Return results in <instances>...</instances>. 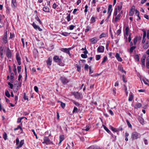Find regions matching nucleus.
I'll list each match as a JSON object with an SVG mask.
<instances>
[{"label": "nucleus", "mask_w": 149, "mask_h": 149, "mask_svg": "<svg viewBox=\"0 0 149 149\" xmlns=\"http://www.w3.org/2000/svg\"><path fill=\"white\" fill-rule=\"evenodd\" d=\"M141 136V134L136 132H133L131 134V137L132 140L140 139Z\"/></svg>", "instance_id": "1"}, {"label": "nucleus", "mask_w": 149, "mask_h": 149, "mask_svg": "<svg viewBox=\"0 0 149 149\" xmlns=\"http://www.w3.org/2000/svg\"><path fill=\"white\" fill-rule=\"evenodd\" d=\"M53 60L55 62L58 63L59 65L61 66H64L65 65L61 61V59L59 58L58 56H54L53 58Z\"/></svg>", "instance_id": "2"}, {"label": "nucleus", "mask_w": 149, "mask_h": 149, "mask_svg": "<svg viewBox=\"0 0 149 149\" xmlns=\"http://www.w3.org/2000/svg\"><path fill=\"white\" fill-rule=\"evenodd\" d=\"M24 144V140H21L19 144V139L17 138L16 139V144L17 146V148H19L21 147Z\"/></svg>", "instance_id": "3"}, {"label": "nucleus", "mask_w": 149, "mask_h": 149, "mask_svg": "<svg viewBox=\"0 0 149 149\" xmlns=\"http://www.w3.org/2000/svg\"><path fill=\"white\" fill-rule=\"evenodd\" d=\"M123 13V11L122 10L121 12H120L116 16H115L116 17L114 19V20H113L112 22L114 23H116L117 22H118L119 20H120V17L121 16V15Z\"/></svg>", "instance_id": "4"}, {"label": "nucleus", "mask_w": 149, "mask_h": 149, "mask_svg": "<svg viewBox=\"0 0 149 149\" xmlns=\"http://www.w3.org/2000/svg\"><path fill=\"white\" fill-rule=\"evenodd\" d=\"M52 143V142L48 137L45 136L44 137L43 139V141L42 142L43 143L48 145Z\"/></svg>", "instance_id": "5"}, {"label": "nucleus", "mask_w": 149, "mask_h": 149, "mask_svg": "<svg viewBox=\"0 0 149 149\" xmlns=\"http://www.w3.org/2000/svg\"><path fill=\"white\" fill-rule=\"evenodd\" d=\"M75 98L77 99H81L83 98V96L81 93L78 92H75L73 93Z\"/></svg>", "instance_id": "6"}, {"label": "nucleus", "mask_w": 149, "mask_h": 149, "mask_svg": "<svg viewBox=\"0 0 149 149\" xmlns=\"http://www.w3.org/2000/svg\"><path fill=\"white\" fill-rule=\"evenodd\" d=\"M146 57V55L145 54H144L143 55L141 59V66L143 68H144L145 66V61Z\"/></svg>", "instance_id": "7"}, {"label": "nucleus", "mask_w": 149, "mask_h": 149, "mask_svg": "<svg viewBox=\"0 0 149 149\" xmlns=\"http://www.w3.org/2000/svg\"><path fill=\"white\" fill-rule=\"evenodd\" d=\"M60 79L64 84H67L69 81V80L67 78L63 77H61L60 78Z\"/></svg>", "instance_id": "8"}, {"label": "nucleus", "mask_w": 149, "mask_h": 149, "mask_svg": "<svg viewBox=\"0 0 149 149\" xmlns=\"http://www.w3.org/2000/svg\"><path fill=\"white\" fill-rule=\"evenodd\" d=\"M16 59L18 63V64L19 65L21 64V58L19 56V52H17L16 54Z\"/></svg>", "instance_id": "9"}, {"label": "nucleus", "mask_w": 149, "mask_h": 149, "mask_svg": "<svg viewBox=\"0 0 149 149\" xmlns=\"http://www.w3.org/2000/svg\"><path fill=\"white\" fill-rule=\"evenodd\" d=\"M6 55L8 58H11L12 57V52L9 48H8L7 49Z\"/></svg>", "instance_id": "10"}, {"label": "nucleus", "mask_w": 149, "mask_h": 149, "mask_svg": "<svg viewBox=\"0 0 149 149\" xmlns=\"http://www.w3.org/2000/svg\"><path fill=\"white\" fill-rule=\"evenodd\" d=\"M32 25L34 29L36 30L38 29L39 31H42V29L39 26L37 25L34 22L33 23Z\"/></svg>", "instance_id": "11"}, {"label": "nucleus", "mask_w": 149, "mask_h": 149, "mask_svg": "<svg viewBox=\"0 0 149 149\" xmlns=\"http://www.w3.org/2000/svg\"><path fill=\"white\" fill-rule=\"evenodd\" d=\"M123 6V3L122 2H120L118 3L117 7L118 10V11H120L122 9Z\"/></svg>", "instance_id": "12"}, {"label": "nucleus", "mask_w": 149, "mask_h": 149, "mask_svg": "<svg viewBox=\"0 0 149 149\" xmlns=\"http://www.w3.org/2000/svg\"><path fill=\"white\" fill-rule=\"evenodd\" d=\"M143 33L141 43L143 44H144L146 41V32L145 31H143Z\"/></svg>", "instance_id": "13"}, {"label": "nucleus", "mask_w": 149, "mask_h": 149, "mask_svg": "<svg viewBox=\"0 0 149 149\" xmlns=\"http://www.w3.org/2000/svg\"><path fill=\"white\" fill-rule=\"evenodd\" d=\"M61 51H62L64 53H65L68 54L70 56L71 55V54H70V52L68 50L67 48H62L61 49Z\"/></svg>", "instance_id": "14"}, {"label": "nucleus", "mask_w": 149, "mask_h": 149, "mask_svg": "<svg viewBox=\"0 0 149 149\" xmlns=\"http://www.w3.org/2000/svg\"><path fill=\"white\" fill-rule=\"evenodd\" d=\"M97 50L99 52H103L104 50V47L102 46H99Z\"/></svg>", "instance_id": "15"}, {"label": "nucleus", "mask_w": 149, "mask_h": 149, "mask_svg": "<svg viewBox=\"0 0 149 149\" xmlns=\"http://www.w3.org/2000/svg\"><path fill=\"white\" fill-rule=\"evenodd\" d=\"M11 6L13 8L15 9L16 7L17 4L16 0H12Z\"/></svg>", "instance_id": "16"}, {"label": "nucleus", "mask_w": 149, "mask_h": 149, "mask_svg": "<svg viewBox=\"0 0 149 149\" xmlns=\"http://www.w3.org/2000/svg\"><path fill=\"white\" fill-rule=\"evenodd\" d=\"M3 40L4 42L5 43H6L7 42V31H6V32H5L4 37L3 38Z\"/></svg>", "instance_id": "17"}, {"label": "nucleus", "mask_w": 149, "mask_h": 149, "mask_svg": "<svg viewBox=\"0 0 149 149\" xmlns=\"http://www.w3.org/2000/svg\"><path fill=\"white\" fill-rule=\"evenodd\" d=\"M149 47V41H147L146 43L144 44L143 46V48L145 49H147Z\"/></svg>", "instance_id": "18"}, {"label": "nucleus", "mask_w": 149, "mask_h": 149, "mask_svg": "<svg viewBox=\"0 0 149 149\" xmlns=\"http://www.w3.org/2000/svg\"><path fill=\"white\" fill-rule=\"evenodd\" d=\"M115 57L119 61L121 62L122 61V58L120 57L119 54H118V53H116Z\"/></svg>", "instance_id": "19"}, {"label": "nucleus", "mask_w": 149, "mask_h": 149, "mask_svg": "<svg viewBox=\"0 0 149 149\" xmlns=\"http://www.w3.org/2000/svg\"><path fill=\"white\" fill-rule=\"evenodd\" d=\"M90 41L91 43L93 44H94L96 43L98 40H97V38H93L90 40Z\"/></svg>", "instance_id": "20"}, {"label": "nucleus", "mask_w": 149, "mask_h": 149, "mask_svg": "<svg viewBox=\"0 0 149 149\" xmlns=\"http://www.w3.org/2000/svg\"><path fill=\"white\" fill-rule=\"evenodd\" d=\"M121 12V11H118V8H115L114 10V12L113 14V15L114 16H116L118 14V13H120V12Z\"/></svg>", "instance_id": "21"}, {"label": "nucleus", "mask_w": 149, "mask_h": 149, "mask_svg": "<svg viewBox=\"0 0 149 149\" xmlns=\"http://www.w3.org/2000/svg\"><path fill=\"white\" fill-rule=\"evenodd\" d=\"M100 149V147L96 146H91L88 148V149Z\"/></svg>", "instance_id": "22"}, {"label": "nucleus", "mask_w": 149, "mask_h": 149, "mask_svg": "<svg viewBox=\"0 0 149 149\" xmlns=\"http://www.w3.org/2000/svg\"><path fill=\"white\" fill-rule=\"evenodd\" d=\"M43 11L46 12H49V8L47 6L44 7L43 8Z\"/></svg>", "instance_id": "23"}, {"label": "nucleus", "mask_w": 149, "mask_h": 149, "mask_svg": "<svg viewBox=\"0 0 149 149\" xmlns=\"http://www.w3.org/2000/svg\"><path fill=\"white\" fill-rule=\"evenodd\" d=\"M112 5H109L108 6V13H110V12H112Z\"/></svg>", "instance_id": "24"}, {"label": "nucleus", "mask_w": 149, "mask_h": 149, "mask_svg": "<svg viewBox=\"0 0 149 149\" xmlns=\"http://www.w3.org/2000/svg\"><path fill=\"white\" fill-rule=\"evenodd\" d=\"M52 59L50 58H49L47 61V65H51L52 64Z\"/></svg>", "instance_id": "25"}, {"label": "nucleus", "mask_w": 149, "mask_h": 149, "mask_svg": "<svg viewBox=\"0 0 149 149\" xmlns=\"http://www.w3.org/2000/svg\"><path fill=\"white\" fill-rule=\"evenodd\" d=\"M5 95L8 97H10V94L8 90H6L5 92Z\"/></svg>", "instance_id": "26"}, {"label": "nucleus", "mask_w": 149, "mask_h": 149, "mask_svg": "<svg viewBox=\"0 0 149 149\" xmlns=\"http://www.w3.org/2000/svg\"><path fill=\"white\" fill-rule=\"evenodd\" d=\"M64 139V136L63 135H61L60 136V142L59 143H61L62 141Z\"/></svg>", "instance_id": "27"}, {"label": "nucleus", "mask_w": 149, "mask_h": 149, "mask_svg": "<svg viewBox=\"0 0 149 149\" xmlns=\"http://www.w3.org/2000/svg\"><path fill=\"white\" fill-rule=\"evenodd\" d=\"M130 29L129 26H127L126 27L125 29V34L126 35H128V32H129Z\"/></svg>", "instance_id": "28"}, {"label": "nucleus", "mask_w": 149, "mask_h": 149, "mask_svg": "<svg viewBox=\"0 0 149 149\" xmlns=\"http://www.w3.org/2000/svg\"><path fill=\"white\" fill-rule=\"evenodd\" d=\"M134 11L133 10V9H131L130 10L129 13V15L130 16H132L134 14Z\"/></svg>", "instance_id": "29"}, {"label": "nucleus", "mask_w": 149, "mask_h": 149, "mask_svg": "<svg viewBox=\"0 0 149 149\" xmlns=\"http://www.w3.org/2000/svg\"><path fill=\"white\" fill-rule=\"evenodd\" d=\"M107 36V33H102L99 36V38H101L102 37H105Z\"/></svg>", "instance_id": "30"}, {"label": "nucleus", "mask_w": 149, "mask_h": 149, "mask_svg": "<svg viewBox=\"0 0 149 149\" xmlns=\"http://www.w3.org/2000/svg\"><path fill=\"white\" fill-rule=\"evenodd\" d=\"M118 69L119 70L122 72H124L125 73H126V71L124 70L123 68L121 66H118Z\"/></svg>", "instance_id": "31"}, {"label": "nucleus", "mask_w": 149, "mask_h": 149, "mask_svg": "<svg viewBox=\"0 0 149 149\" xmlns=\"http://www.w3.org/2000/svg\"><path fill=\"white\" fill-rule=\"evenodd\" d=\"M3 137L4 140H6L7 139V136L6 133L4 132L3 134Z\"/></svg>", "instance_id": "32"}, {"label": "nucleus", "mask_w": 149, "mask_h": 149, "mask_svg": "<svg viewBox=\"0 0 149 149\" xmlns=\"http://www.w3.org/2000/svg\"><path fill=\"white\" fill-rule=\"evenodd\" d=\"M126 121L127 122V125L128 127L130 128H132V126L131 124L130 123V122L127 119L126 120Z\"/></svg>", "instance_id": "33"}, {"label": "nucleus", "mask_w": 149, "mask_h": 149, "mask_svg": "<svg viewBox=\"0 0 149 149\" xmlns=\"http://www.w3.org/2000/svg\"><path fill=\"white\" fill-rule=\"evenodd\" d=\"M133 98V96L132 94H130L128 100L130 101H132Z\"/></svg>", "instance_id": "34"}, {"label": "nucleus", "mask_w": 149, "mask_h": 149, "mask_svg": "<svg viewBox=\"0 0 149 149\" xmlns=\"http://www.w3.org/2000/svg\"><path fill=\"white\" fill-rule=\"evenodd\" d=\"M136 48V46H132L131 47L130 49V53L133 52V50L135 49Z\"/></svg>", "instance_id": "35"}, {"label": "nucleus", "mask_w": 149, "mask_h": 149, "mask_svg": "<svg viewBox=\"0 0 149 149\" xmlns=\"http://www.w3.org/2000/svg\"><path fill=\"white\" fill-rule=\"evenodd\" d=\"M58 102H61V106L62 108H64L65 106V103H63L61 101H58Z\"/></svg>", "instance_id": "36"}, {"label": "nucleus", "mask_w": 149, "mask_h": 149, "mask_svg": "<svg viewBox=\"0 0 149 149\" xmlns=\"http://www.w3.org/2000/svg\"><path fill=\"white\" fill-rule=\"evenodd\" d=\"M107 60V56H104L103 60L102 61L101 64H103V63L105 62Z\"/></svg>", "instance_id": "37"}, {"label": "nucleus", "mask_w": 149, "mask_h": 149, "mask_svg": "<svg viewBox=\"0 0 149 149\" xmlns=\"http://www.w3.org/2000/svg\"><path fill=\"white\" fill-rule=\"evenodd\" d=\"M35 19L36 20L38 21L39 22L40 24H41L42 22H41L39 17L37 16L36 17Z\"/></svg>", "instance_id": "38"}, {"label": "nucleus", "mask_w": 149, "mask_h": 149, "mask_svg": "<svg viewBox=\"0 0 149 149\" xmlns=\"http://www.w3.org/2000/svg\"><path fill=\"white\" fill-rule=\"evenodd\" d=\"M24 98L25 100H26L27 101H29V99L27 96L26 95V93L25 92L24 93Z\"/></svg>", "instance_id": "39"}, {"label": "nucleus", "mask_w": 149, "mask_h": 149, "mask_svg": "<svg viewBox=\"0 0 149 149\" xmlns=\"http://www.w3.org/2000/svg\"><path fill=\"white\" fill-rule=\"evenodd\" d=\"M103 126L104 127V129L108 133H109L110 132V131L105 126L103 125Z\"/></svg>", "instance_id": "40"}, {"label": "nucleus", "mask_w": 149, "mask_h": 149, "mask_svg": "<svg viewBox=\"0 0 149 149\" xmlns=\"http://www.w3.org/2000/svg\"><path fill=\"white\" fill-rule=\"evenodd\" d=\"M95 17L93 16L92 17L91 19V22L93 23L95 21Z\"/></svg>", "instance_id": "41"}, {"label": "nucleus", "mask_w": 149, "mask_h": 149, "mask_svg": "<svg viewBox=\"0 0 149 149\" xmlns=\"http://www.w3.org/2000/svg\"><path fill=\"white\" fill-rule=\"evenodd\" d=\"M66 18L68 21L69 22L70 20V14H68V16L66 17Z\"/></svg>", "instance_id": "42"}, {"label": "nucleus", "mask_w": 149, "mask_h": 149, "mask_svg": "<svg viewBox=\"0 0 149 149\" xmlns=\"http://www.w3.org/2000/svg\"><path fill=\"white\" fill-rule=\"evenodd\" d=\"M76 66L77 68V71L78 72H80L81 70V66H79L77 64L76 65Z\"/></svg>", "instance_id": "43"}, {"label": "nucleus", "mask_w": 149, "mask_h": 149, "mask_svg": "<svg viewBox=\"0 0 149 149\" xmlns=\"http://www.w3.org/2000/svg\"><path fill=\"white\" fill-rule=\"evenodd\" d=\"M135 58L136 60H137V61L138 62L139 61V57L138 55H137V54L135 56Z\"/></svg>", "instance_id": "44"}, {"label": "nucleus", "mask_w": 149, "mask_h": 149, "mask_svg": "<svg viewBox=\"0 0 149 149\" xmlns=\"http://www.w3.org/2000/svg\"><path fill=\"white\" fill-rule=\"evenodd\" d=\"M121 33V29H120L118 30L116 32V34L118 36Z\"/></svg>", "instance_id": "45"}, {"label": "nucleus", "mask_w": 149, "mask_h": 149, "mask_svg": "<svg viewBox=\"0 0 149 149\" xmlns=\"http://www.w3.org/2000/svg\"><path fill=\"white\" fill-rule=\"evenodd\" d=\"M101 58V56L100 55H97L96 56V60L97 61L99 60Z\"/></svg>", "instance_id": "46"}, {"label": "nucleus", "mask_w": 149, "mask_h": 149, "mask_svg": "<svg viewBox=\"0 0 149 149\" xmlns=\"http://www.w3.org/2000/svg\"><path fill=\"white\" fill-rule=\"evenodd\" d=\"M77 106H78L80 104L78 102L75 101L74 100L72 101Z\"/></svg>", "instance_id": "47"}, {"label": "nucleus", "mask_w": 149, "mask_h": 149, "mask_svg": "<svg viewBox=\"0 0 149 149\" xmlns=\"http://www.w3.org/2000/svg\"><path fill=\"white\" fill-rule=\"evenodd\" d=\"M91 29V27L90 26H88L87 27L86 29L85 30V32H87L89 31L90 29Z\"/></svg>", "instance_id": "48"}, {"label": "nucleus", "mask_w": 149, "mask_h": 149, "mask_svg": "<svg viewBox=\"0 0 149 149\" xmlns=\"http://www.w3.org/2000/svg\"><path fill=\"white\" fill-rule=\"evenodd\" d=\"M85 9L84 10V12L85 13H86L88 11V6L87 5H86L85 6Z\"/></svg>", "instance_id": "49"}, {"label": "nucleus", "mask_w": 149, "mask_h": 149, "mask_svg": "<svg viewBox=\"0 0 149 149\" xmlns=\"http://www.w3.org/2000/svg\"><path fill=\"white\" fill-rule=\"evenodd\" d=\"M19 129H20L21 130H22V129L20 125H18L17 128H15L14 129V130L15 131L17 130H18Z\"/></svg>", "instance_id": "50"}, {"label": "nucleus", "mask_w": 149, "mask_h": 149, "mask_svg": "<svg viewBox=\"0 0 149 149\" xmlns=\"http://www.w3.org/2000/svg\"><path fill=\"white\" fill-rule=\"evenodd\" d=\"M141 104L140 103H138L136 104V106L138 108H140L141 106Z\"/></svg>", "instance_id": "51"}, {"label": "nucleus", "mask_w": 149, "mask_h": 149, "mask_svg": "<svg viewBox=\"0 0 149 149\" xmlns=\"http://www.w3.org/2000/svg\"><path fill=\"white\" fill-rule=\"evenodd\" d=\"M8 84L10 86V88L11 89H13V85L11 84L10 82H9L8 83Z\"/></svg>", "instance_id": "52"}, {"label": "nucleus", "mask_w": 149, "mask_h": 149, "mask_svg": "<svg viewBox=\"0 0 149 149\" xmlns=\"http://www.w3.org/2000/svg\"><path fill=\"white\" fill-rule=\"evenodd\" d=\"M18 99V97L17 95L15 96V104H16L17 102Z\"/></svg>", "instance_id": "53"}, {"label": "nucleus", "mask_w": 149, "mask_h": 149, "mask_svg": "<svg viewBox=\"0 0 149 149\" xmlns=\"http://www.w3.org/2000/svg\"><path fill=\"white\" fill-rule=\"evenodd\" d=\"M81 57L83 58H87V55L86 54H82L81 55Z\"/></svg>", "instance_id": "54"}, {"label": "nucleus", "mask_w": 149, "mask_h": 149, "mask_svg": "<svg viewBox=\"0 0 149 149\" xmlns=\"http://www.w3.org/2000/svg\"><path fill=\"white\" fill-rule=\"evenodd\" d=\"M18 72L19 73L21 72V68L20 66H18L17 67Z\"/></svg>", "instance_id": "55"}, {"label": "nucleus", "mask_w": 149, "mask_h": 149, "mask_svg": "<svg viewBox=\"0 0 149 149\" xmlns=\"http://www.w3.org/2000/svg\"><path fill=\"white\" fill-rule=\"evenodd\" d=\"M14 73H11V75L10 77V79L11 80H13V79L14 78Z\"/></svg>", "instance_id": "56"}, {"label": "nucleus", "mask_w": 149, "mask_h": 149, "mask_svg": "<svg viewBox=\"0 0 149 149\" xmlns=\"http://www.w3.org/2000/svg\"><path fill=\"white\" fill-rule=\"evenodd\" d=\"M77 110H78L77 108L75 107H74V109L72 111V113H74L75 112H76Z\"/></svg>", "instance_id": "57"}, {"label": "nucleus", "mask_w": 149, "mask_h": 149, "mask_svg": "<svg viewBox=\"0 0 149 149\" xmlns=\"http://www.w3.org/2000/svg\"><path fill=\"white\" fill-rule=\"evenodd\" d=\"M75 27V26L73 25H71L70 26H69V29L70 30H73L74 28Z\"/></svg>", "instance_id": "58"}, {"label": "nucleus", "mask_w": 149, "mask_h": 149, "mask_svg": "<svg viewBox=\"0 0 149 149\" xmlns=\"http://www.w3.org/2000/svg\"><path fill=\"white\" fill-rule=\"evenodd\" d=\"M32 131L33 132V134L35 136L36 139H38V136L36 134L34 130H32Z\"/></svg>", "instance_id": "59"}, {"label": "nucleus", "mask_w": 149, "mask_h": 149, "mask_svg": "<svg viewBox=\"0 0 149 149\" xmlns=\"http://www.w3.org/2000/svg\"><path fill=\"white\" fill-rule=\"evenodd\" d=\"M58 5L56 4L55 3H54L53 5V8L54 9H55Z\"/></svg>", "instance_id": "60"}, {"label": "nucleus", "mask_w": 149, "mask_h": 149, "mask_svg": "<svg viewBox=\"0 0 149 149\" xmlns=\"http://www.w3.org/2000/svg\"><path fill=\"white\" fill-rule=\"evenodd\" d=\"M135 15L137 16H139V11L136 9L135 10Z\"/></svg>", "instance_id": "61"}, {"label": "nucleus", "mask_w": 149, "mask_h": 149, "mask_svg": "<svg viewBox=\"0 0 149 149\" xmlns=\"http://www.w3.org/2000/svg\"><path fill=\"white\" fill-rule=\"evenodd\" d=\"M111 129L113 132H116L117 131V130L116 129L114 128L113 127L111 128Z\"/></svg>", "instance_id": "62"}, {"label": "nucleus", "mask_w": 149, "mask_h": 149, "mask_svg": "<svg viewBox=\"0 0 149 149\" xmlns=\"http://www.w3.org/2000/svg\"><path fill=\"white\" fill-rule=\"evenodd\" d=\"M146 66L147 68L149 69V62H146Z\"/></svg>", "instance_id": "63"}, {"label": "nucleus", "mask_w": 149, "mask_h": 149, "mask_svg": "<svg viewBox=\"0 0 149 149\" xmlns=\"http://www.w3.org/2000/svg\"><path fill=\"white\" fill-rule=\"evenodd\" d=\"M147 38L148 39H149V30L147 31Z\"/></svg>", "instance_id": "64"}]
</instances>
